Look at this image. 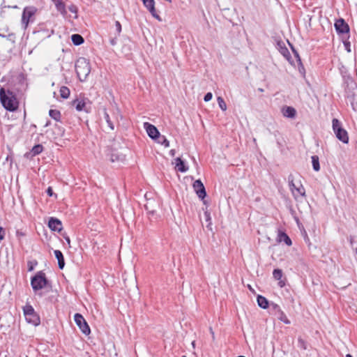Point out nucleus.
<instances>
[{"instance_id":"1","label":"nucleus","mask_w":357,"mask_h":357,"mask_svg":"<svg viewBox=\"0 0 357 357\" xmlns=\"http://www.w3.org/2000/svg\"><path fill=\"white\" fill-rule=\"evenodd\" d=\"M0 101L3 107L8 111L14 112L17 109L19 102L15 93L10 90L0 89Z\"/></svg>"},{"instance_id":"2","label":"nucleus","mask_w":357,"mask_h":357,"mask_svg":"<svg viewBox=\"0 0 357 357\" xmlns=\"http://www.w3.org/2000/svg\"><path fill=\"white\" fill-rule=\"evenodd\" d=\"M343 84L346 98L351 102L353 109H355L353 104L355 93L357 91V84L353 77L347 72L342 73Z\"/></svg>"},{"instance_id":"3","label":"nucleus","mask_w":357,"mask_h":357,"mask_svg":"<svg viewBox=\"0 0 357 357\" xmlns=\"http://www.w3.org/2000/svg\"><path fill=\"white\" fill-rule=\"evenodd\" d=\"M75 70L79 79L84 82L91 72L89 61L84 57H79L75 62Z\"/></svg>"},{"instance_id":"4","label":"nucleus","mask_w":357,"mask_h":357,"mask_svg":"<svg viewBox=\"0 0 357 357\" xmlns=\"http://www.w3.org/2000/svg\"><path fill=\"white\" fill-rule=\"evenodd\" d=\"M49 284V282L43 271H38L31 280V285L33 290L36 292Z\"/></svg>"},{"instance_id":"5","label":"nucleus","mask_w":357,"mask_h":357,"mask_svg":"<svg viewBox=\"0 0 357 357\" xmlns=\"http://www.w3.org/2000/svg\"><path fill=\"white\" fill-rule=\"evenodd\" d=\"M333 130L336 137L344 144H348L349 135L347 131L342 126V123L337 119L332 121Z\"/></svg>"},{"instance_id":"6","label":"nucleus","mask_w":357,"mask_h":357,"mask_svg":"<svg viewBox=\"0 0 357 357\" xmlns=\"http://www.w3.org/2000/svg\"><path fill=\"white\" fill-rule=\"evenodd\" d=\"M23 312L25 319L28 323L31 324L35 326L40 324V317L31 305L26 304L23 307Z\"/></svg>"},{"instance_id":"7","label":"nucleus","mask_w":357,"mask_h":357,"mask_svg":"<svg viewBox=\"0 0 357 357\" xmlns=\"http://www.w3.org/2000/svg\"><path fill=\"white\" fill-rule=\"evenodd\" d=\"M37 12V8L34 6H26L24 8L22 15V25L26 29L30 21H33L32 17Z\"/></svg>"},{"instance_id":"8","label":"nucleus","mask_w":357,"mask_h":357,"mask_svg":"<svg viewBox=\"0 0 357 357\" xmlns=\"http://www.w3.org/2000/svg\"><path fill=\"white\" fill-rule=\"evenodd\" d=\"M74 320L84 334L89 335L91 333L90 328L82 314L76 313L74 316Z\"/></svg>"},{"instance_id":"9","label":"nucleus","mask_w":357,"mask_h":357,"mask_svg":"<svg viewBox=\"0 0 357 357\" xmlns=\"http://www.w3.org/2000/svg\"><path fill=\"white\" fill-rule=\"evenodd\" d=\"M270 307L272 310V313L274 314V315H275L279 320L286 324H290V321L288 319L286 314L278 304L271 303L270 304Z\"/></svg>"},{"instance_id":"10","label":"nucleus","mask_w":357,"mask_h":357,"mask_svg":"<svg viewBox=\"0 0 357 357\" xmlns=\"http://www.w3.org/2000/svg\"><path fill=\"white\" fill-rule=\"evenodd\" d=\"M335 29L338 34L348 35L349 33V26L342 18L338 19L335 22Z\"/></svg>"},{"instance_id":"11","label":"nucleus","mask_w":357,"mask_h":357,"mask_svg":"<svg viewBox=\"0 0 357 357\" xmlns=\"http://www.w3.org/2000/svg\"><path fill=\"white\" fill-rule=\"evenodd\" d=\"M193 188L198 197L203 199L206 196V192L203 183L199 179L196 180L193 183Z\"/></svg>"},{"instance_id":"12","label":"nucleus","mask_w":357,"mask_h":357,"mask_svg":"<svg viewBox=\"0 0 357 357\" xmlns=\"http://www.w3.org/2000/svg\"><path fill=\"white\" fill-rule=\"evenodd\" d=\"M144 6L151 13L152 16L158 20H161L160 15L157 13L155 8V1L154 0H142Z\"/></svg>"},{"instance_id":"13","label":"nucleus","mask_w":357,"mask_h":357,"mask_svg":"<svg viewBox=\"0 0 357 357\" xmlns=\"http://www.w3.org/2000/svg\"><path fill=\"white\" fill-rule=\"evenodd\" d=\"M289 186L294 195H305V190L303 186L301 185L299 187H296L293 179H291V176H289Z\"/></svg>"},{"instance_id":"14","label":"nucleus","mask_w":357,"mask_h":357,"mask_svg":"<svg viewBox=\"0 0 357 357\" xmlns=\"http://www.w3.org/2000/svg\"><path fill=\"white\" fill-rule=\"evenodd\" d=\"M144 128H146L148 135L151 139H156L158 137H159L160 132L155 126L149 123H144Z\"/></svg>"},{"instance_id":"15","label":"nucleus","mask_w":357,"mask_h":357,"mask_svg":"<svg viewBox=\"0 0 357 357\" xmlns=\"http://www.w3.org/2000/svg\"><path fill=\"white\" fill-rule=\"evenodd\" d=\"M48 227L54 231H61L63 229L61 222L56 218H50L48 221Z\"/></svg>"},{"instance_id":"16","label":"nucleus","mask_w":357,"mask_h":357,"mask_svg":"<svg viewBox=\"0 0 357 357\" xmlns=\"http://www.w3.org/2000/svg\"><path fill=\"white\" fill-rule=\"evenodd\" d=\"M108 155H109V160L112 162L122 161L124 157L122 155V153L117 151L116 147H114L113 149H109V153Z\"/></svg>"},{"instance_id":"17","label":"nucleus","mask_w":357,"mask_h":357,"mask_svg":"<svg viewBox=\"0 0 357 357\" xmlns=\"http://www.w3.org/2000/svg\"><path fill=\"white\" fill-rule=\"evenodd\" d=\"M282 114L285 117L292 119L296 116V111L294 107L287 106L282 109Z\"/></svg>"},{"instance_id":"18","label":"nucleus","mask_w":357,"mask_h":357,"mask_svg":"<svg viewBox=\"0 0 357 357\" xmlns=\"http://www.w3.org/2000/svg\"><path fill=\"white\" fill-rule=\"evenodd\" d=\"M54 255L58 260V266L59 269H63L65 266V261L63 253L58 250H54Z\"/></svg>"},{"instance_id":"19","label":"nucleus","mask_w":357,"mask_h":357,"mask_svg":"<svg viewBox=\"0 0 357 357\" xmlns=\"http://www.w3.org/2000/svg\"><path fill=\"white\" fill-rule=\"evenodd\" d=\"M176 161V168L181 172H185L188 168L185 166V162L180 158H177Z\"/></svg>"},{"instance_id":"20","label":"nucleus","mask_w":357,"mask_h":357,"mask_svg":"<svg viewBox=\"0 0 357 357\" xmlns=\"http://www.w3.org/2000/svg\"><path fill=\"white\" fill-rule=\"evenodd\" d=\"M55 3V6L56 10L60 12L63 15H66L67 12L66 10V6L62 0H56L54 1Z\"/></svg>"},{"instance_id":"21","label":"nucleus","mask_w":357,"mask_h":357,"mask_svg":"<svg viewBox=\"0 0 357 357\" xmlns=\"http://www.w3.org/2000/svg\"><path fill=\"white\" fill-rule=\"evenodd\" d=\"M72 105L77 111H83L85 109L86 103L83 100L76 99L73 101Z\"/></svg>"},{"instance_id":"22","label":"nucleus","mask_w":357,"mask_h":357,"mask_svg":"<svg viewBox=\"0 0 357 357\" xmlns=\"http://www.w3.org/2000/svg\"><path fill=\"white\" fill-rule=\"evenodd\" d=\"M257 301L260 307L266 309L268 307V301L264 296L259 295L257 298Z\"/></svg>"},{"instance_id":"23","label":"nucleus","mask_w":357,"mask_h":357,"mask_svg":"<svg viewBox=\"0 0 357 357\" xmlns=\"http://www.w3.org/2000/svg\"><path fill=\"white\" fill-rule=\"evenodd\" d=\"M278 238L280 242L283 241L287 245H291L292 243L290 238L284 232L280 231L278 234Z\"/></svg>"},{"instance_id":"24","label":"nucleus","mask_w":357,"mask_h":357,"mask_svg":"<svg viewBox=\"0 0 357 357\" xmlns=\"http://www.w3.org/2000/svg\"><path fill=\"white\" fill-rule=\"evenodd\" d=\"M71 40L75 45H82L84 41L81 35L76 33L71 36Z\"/></svg>"},{"instance_id":"25","label":"nucleus","mask_w":357,"mask_h":357,"mask_svg":"<svg viewBox=\"0 0 357 357\" xmlns=\"http://www.w3.org/2000/svg\"><path fill=\"white\" fill-rule=\"evenodd\" d=\"M312 158V167L314 171L318 172L320 169V165H319V157L317 155H312L311 157Z\"/></svg>"},{"instance_id":"26","label":"nucleus","mask_w":357,"mask_h":357,"mask_svg":"<svg viewBox=\"0 0 357 357\" xmlns=\"http://www.w3.org/2000/svg\"><path fill=\"white\" fill-rule=\"evenodd\" d=\"M49 115L56 121H60L61 112L57 109H50L49 111Z\"/></svg>"},{"instance_id":"27","label":"nucleus","mask_w":357,"mask_h":357,"mask_svg":"<svg viewBox=\"0 0 357 357\" xmlns=\"http://www.w3.org/2000/svg\"><path fill=\"white\" fill-rule=\"evenodd\" d=\"M59 92L61 97L64 99L68 98L70 96V90L67 86H61Z\"/></svg>"},{"instance_id":"28","label":"nucleus","mask_w":357,"mask_h":357,"mask_svg":"<svg viewBox=\"0 0 357 357\" xmlns=\"http://www.w3.org/2000/svg\"><path fill=\"white\" fill-rule=\"evenodd\" d=\"M43 150V146L41 144L35 145L31 149V153L33 155H36L40 153Z\"/></svg>"},{"instance_id":"29","label":"nucleus","mask_w":357,"mask_h":357,"mask_svg":"<svg viewBox=\"0 0 357 357\" xmlns=\"http://www.w3.org/2000/svg\"><path fill=\"white\" fill-rule=\"evenodd\" d=\"M280 53L287 59V60L290 63H292V61H291L290 53L287 47H281Z\"/></svg>"},{"instance_id":"30","label":"nucleus","mask_w":357,"mask_h":357,"mask_svg":"<svg viewBox=\"0 0 357 357\" xmlns=\"http://www.w3.org/2000/svg\"><path fill=\"white\" fill-rule=\"evenodd\" d=\"M104 117H105V121H106V122H107V126H109V128L112 130H113L114 129V123H113V122L111 121L110 117H109V116L108 113H107L106 111H105V112H104Z\"/></svg>"},{"instance_id":"31","label":"nucleus","mask_w":357,"mask_h":357,"mask_svg":"<svg viewBox=\"0 0 357 357\" xmlns=\"http://www.w3.org/2000/svg\"><path fill=\"white\" fill-rule=\"evenodd\" d=\"M157 139L158 143L161 144L162 145H164L165 147L169 146V142L165 136H160V135L159 137H158Z\"/></svg>"},{"instance_id":"32","label":"nucleus","mask_w":357,"mask_h":357,"mask_svg":"<svg viewBox=\"0 0 357 357\" xmlns=\"http://www.w3.org/2000/svg\"><path fill=\"white\" fill-rule=\"evenodd\" d=\"M273 278L275 280H281V278L282 277V270L279 269V268L274 269V271L273 272Z\"/></svg>"},{"instance_id":"33","label":"nucleus","mask_w":357,"mask_h":357,"mask_svg":"<svg viewBox=\"0 0 357 357\" xmlns=\"http://www.w3.org/2000/svg\"><path fill=\"white\" fill-rule=\"evenodd\" d=\"M217 100H218V105L220 107V109L222 111H225L227 109V105H226L224 99L222 97L219 96V97H218Z\"/></svg>"},{"instance_id":"34","label":"nucleus","mask_w":357,"mask_h":357,"mask_svg":"<svg viewBox=\"0 0 357 357\" xmlns=\"http://www.w3.org/2000/svg\"><path fill=\"white\" fill-rule=\"evenodd\" d=\"M298 347L301 349L306 350L307 349V344L303 339L298 337Z\"/></svg>"},{"instance_id":"35","label":"nucleus","mask_w":357,"mask_h":357,"mask_svg":"<svg viewBox=\"0 0 357 357\" xmlns=\"http://www.w3.org/2000/svg\"><path fill=\"white\" fill-rule=\"evenodd\" d=\"M348 38H349V36H347V38L346 40H343V43H344L346 50L348 52H351V49H350L351 45H350V42L348 40Z\"/></svg>"},{"instance_id":"36","label":"nucleus","mask_w":357,"mask_h":357,"mask_svg":"<svg viewBox=\"0 0 357 357\" xmlns=\"http://www.w3.org/2000/svg\"><path fill=\"white\" fill-rule=\"evenodd\" d=\"M213 95L211 92L207 93L204 98L205 102H208L212 99Z\"/></svg>"},{"instance_id":"37","label":"nucleus","mask_w":357,"mask_h":357,"mask_svg":"<svg viewBox=\"0 0 357 357\" xmlns=\"http://www.w3.org/2000/svg\"><path fill=\"white\" fill-rule=\"evenodd\" d=\"M115 26L118 33L119 34L121 31V24L119 21H116Z\"/></svg>"},{"instance_id":"38","label":"nucleus","mask_w":357,"mask_h":357,"mask_svg":"<svg viewBox=\"0 0 357 357\" xmlns=\"http://www.w3.org/2000/svg\"><path fill=\"white\" fill-rule=\"evenodd\" d=\"M69 10L73 13H77V8L75 5H71L68 7Z\"/></svg>"},{"instance_id":"39","label":"nucleus","mask_w":357,"mask_h":357,"mask_svg":"<svg viewBox=\"0 0 357 357\" xmlns=\"http://www.w3.org/2000/svg\"><path fill=\"white\" fill-rule=\"evenodd\" d=\"M5 234V230L3 227H0V241L4 239Z\"/></svg>"},{"instance_id":"40","label":"nucleus","mask_w":357,"mask_h":357,"mask_svg":"<svg viewBox=\"0 0 357 357\" xmlns=\"http://www.w3.org/2000/svg\"><path fill=\"white\" fill-rule=\"evenodd\" d=\"M56 127L58 128L59 130V132H58V135H59L60 136H63V134H64V128L61 127V126H59L57 125H56Z\"/></svg>"},{"instance_id":"41","label":"nucleus","mask_w":357,"mask_h":357,"mask_svg":"<svg viewBox=\"0 0 357 357\" xmlns=\"http://www.w3.org/2000/svg\"><path fill=\"white\" fill-rule=\"evenodd\" d=\"M47 195L50 196V197H52L53 195V190H52V188L51 187H49L47 189Z\"/></svg>"},{"instance_id":"42","label":"nucleus","mask_w":357,"mask_h":357,"mask_svg":"<svg viewBox=\"0 0 357 357\" xmlns=\"http://www.w3.org/2000/svg\"><path fill=\"white\" fill-rule=\"evenodd\" d=\"M278 284L280 287H283L285 285V283L283 280H280Z\"/></svg>"},{"instance_id":"43","label":"nucleus","mask_w":357,"mask_h":357,"mask_svg":"<svg viewBox=\"0 0 357 357\" xmlns=\"http://www.w3.org/2000/svg\"><path fill=\"white\" fill-rule=\"evenodd\" d=\"M110 44L112 45H115L116 44V38H112L110 40Z\"/></svg>"},{"instance_id":"44","label":"nucleus","mask_w":357,"mask_h":357,"mask_svg":"<svg viewBox=\"0 0 357 357\" xmlns=\"http://www.w3.org/2000/svg\"><path fill=\"white\" fill-rule=\"evenodd\" d=\"M205 216H206V220H211V217H210V213H209L205 212Z\"/></svg>"},{"instance_id":"45","label":"nucleus","mask_w":357,"mask_h":357,"mask_svg":"<svg viewBox=\"0 0 357 357\" xmlns=\"http://www.w3.org/2000/svg\"><path fill=\"white\" fill-rule=\"evenodd\" d=\"M294 53H295V55H296V58L298 59V61L299 62L300 64H301V59H300V57L298 56V54L296 52H295V51H294Z\"/></svg>"},{"instance_id":"46","label":"nucleus","mask_w":357,"mask_h":357,"mask_svg":"<svg viewBox=\"0 0 357 357\" xmlns=\"http://www.w3.org/2000/svg\"><path fill=\"white\" fill-rule=\"evenodd\" d=\"M64 238L66 241V242L68 243V244L70 245V238L68 236H65Z\"/></svg>"},{"instance_id":"47","label":"nucleus","mask_w":357,"mask_h":357,"mask_svg":"<svg viewBox=\"0 0 357 357\" xmlns=\"http://www.w3.org/2000/svg\"><path fill=\"white\" fill-rule=\"evenodd\" d=\"M16 235H17V237H20V236H24V234H22V233H21V232H17V233L16 234Z\"/></svg>"},{"instance_id":"48","label":"nucleus","mask_w":357,"mask_h":357,"mask_svg":"<svg viewBox=\"0 0 357 357\" xmlns=\"http://www.w3.org/2000/svg\"><path fill=\"white\" fill-rule=\"evenodd\" d=\"M170 153H171V155H174V154H175V151H174V150H173V149H172V150H171V151H170Z\"/></svg>"},{"instance_id":"49","label":"nucleus","mask_w":357,"mask_h":357,"mask_svg":"<svg viewBox=\"0 0 357 357\" xmlns=\"http://www.w3.org/2000/svg\"><path fill=\"white\" fill-rule=\"evenodd\" d=\"M210 331H211V334L213 335V337H214V333H213V331L211 328H210Z\"/></svg>"},{"instance_id":"50","label":"nucleus","mask_w":357,"mask_h":357,"mask_svg":"<svg viewBox=\"0 0 357 357\" xmlns=\"http://www.w3.org/2000/svg\"><path fill=\"white\" fill-rule=\"evenodd\" d=\"M258 91H260V92H263V91H264V89H261V88H259V89H258Z\"/></svg>"},{"instance_id":"51","label":"nucleus","mask_w":357,"mask_h":357,"mask_svg":"<svg viewBox=\"0 0 357 357\" xmlns=\"http://www.w3.org/2000/svg\"><path fill=\"white\" fill-rule=\"evenodd\" d=\"M33 266H30V267L29 268V271H32V270H33Z\"/></svg>"},{"instance_id":"52","label":"nucleus","mask_w":357,"mask_h":357,"mask_svg":"<svg viewBox=\"0 0 357 357\" xmlns=\"http://www.w3.org/2000/svg\"><path fill=\"white\" fill-rule=\"evenodd\" d=\"M195 341H192V347H195Z\"/></svg>"},{"instance_id":"53","label":"nucleus","mask_w":357,"mask_h":357,"mask_svg":"<svg viewBox=\"0 0 357 357\" xmlns=\"http://www.w3.org/2000/svg\"><path fill=\"white\" fill-rule=\"evenodd\" d=\"M346 357H353L351 354H347Z\"/></svg>"},{"instance_id":"54","label":"nucleus","mask_w":357,"mask_h":357,"mask_svg":"<svg viewBox=\"0 0 357 357\" xmlns=\"http://www.w3.org/2000/svg\"><path fill=\"white\" fill-rule=\"evenodd\" d=\"M145 207H146V209L147 211H149L148 206H147V205H145Z\"/></svg>"},{"instance_id":"55","label":"nucleus","mask_w":357,"mask_h":357,"mask_svg":"<svg viewBox=\"0 0 357 357\" xmlns=\"http://www.w3.org/2000/svg\"><path fill=\"white\" fill-rule=\"evenodd\" d=\"M49 126V123H47L45 126Z\"/></svg>"},{"instance_id":"56","label":"nucleus","mask_w":357,"mask_h":357,"mask_svg":"<svg viewBox=\"0 0 357 357\" xmlns=\"http://www.w3.org/2000/svg\"><path fill=\"white\" fill-rule=\"evenodd\" d=\"M238 357H245V356H238Z\"/></svg>"},{"instance_id":"57","label":"nucleus","mask_w":357,"mask_h":357,"mask_svg":"<svg viewBox=\"0 0 357 357\" xmlns=\"http://www.w3.org/2000/svg\"><path fill=\"white\" fill-rule=\"evenodd\" d=\"M356 253L357 254V248H356Z\"/></svg>"},{"instance_id":"58","label":"nucleus","mask_w":357,"mask_h":357,"mask_svg":"<svg viewBox=\"0 0 357 357\" xmlns=\"http://www.w3.org/2000/svg\"><path fill=\"white\" fill-rule=\"evenodd\" d=\"M182 357H186L185 356H182Z\"/></svg>"}]
</instances>
